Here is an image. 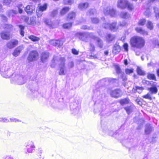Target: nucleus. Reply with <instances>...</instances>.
<instances>
[{"label":"nucleus","mask_w":159,"mask_h":159,"mask_svg":"<svg viewBox=\"0 0 159 159\" xmlns=\"http://www.w3.org/2000/svg\"><path fill=\"white\" fill-rule=\"evenodd\" d=\"M72 53L74 55H78L79 53V52L75 48H73L71 50Z\"/></svg>","instance_id":"13d9d810"},{"label":"nucleus","mask_w":159,"mask_h":159,"mask_svg":"<svg viewBox=\"0 0 159 159\" xmlns=\"http://www.w3.org/2000/svg\"><path fill=\"white\" fill-rule=\"evenodd\" d=\"M72 23H69L64 24L63 25V27L64 28L69 29L71 28L72 26Z\"/></svg>","instance_id":"79ce46f5"},{"label":"nucleus","mask_w":159,"mask_h":159,"mask_svg":"<svg viewBox=\"0 0 159 159\" xmlns=\"http://www.w3.org/2000/svg\"><path fill=\"white\" fill-rule=\"evenodd\" d=\"M146 22V20L145 19H143L140 20L138 22V25H145Z\"/></svg>","instance_id":"de8ad7c7"},{"label":"nucleus","mask_w":159,"mask_h":159,"mask_svg":"<svg viewBox=\"0 0 159 159\" xmlns=\"http://www.w3.org/2000/svg\"><path fill=\"white\" fill-rule=\"evenodd\" d=\"M108 92L109 93L111 97L116 98L120 97L122 95L121 90L119 89H117L112 90L108 89Z\"/></svg>","instance_id":"6e6552de"},{"label":"nucleus","mask_w":159,"mask_h":159,"mask_svg":"<svg viewBox=\"0 0 159 159\" xmlns=\"http://www.w3.org/2000/svg\"><path fill=\"white\" fill-rule=\"evenodd\" d=\"M5 29L10 30L12 28V26L10 24H5L3 26Z\"/></svg>","instance_id":"6e6d98bb"},{"label":"nucleus","mask_w":159,"mask_h":159,"mask_svg":"<svg viewBox=\"0 0 159 159\" xmlns=\"http://www.w3.org/2000/svg\"><path fill=\"white\" fill-rule=\"evenodd\" d=\"M17 11L16 10H11L8 11L7 15L9 17H13L17 13Z\"/></svg>","instance_id":"c85d7f7f"},{"label":"nucleus","mask_w":159,"mask_h":159,"mask_svg":"<svg viewBox=\"0 0 159 159\" xmlns=\"http://www.w3.org/2000/svg\"><path fill=\"white\" fill-rule=\"evenodd\" d=\"M24 9L27 14L30 15L35 11V7L34 5H28Z\"/></svg>","instance_id":"a211bd4d"},{"label":"nucleus","mask_w":159,"mask_h":159,"mask_svg":"<svg viewBox=\"0 0 159 159\" xmlns=\"http://www.w3.org/2000/svg\"><path fill=\"white\" fill-rule=\"evenodd\" d=\"M153 43L155 45H157L159 47V42L158 40H157V39H156L155 40V41L153 40Z\"/></svg>","instance_id":"680f3d73"},{"label":"nucleus","mask_w":159,"mask_h":159,"mask_svg":"<svg viewBox=\"0 0 159 159\" xmlns=\"http://www.w3.org/2000/svg\"><path fill=\"white\" fill-rule=\"evenodd\" d=\"M128 44L127 43H125L123 45V47L125 50L126 51H128Z\"/></svg>","instance_id":"052dcab7"},{"label":"nucleus","mask_w":159,"mask_h":159,"mask_svg":"<svg viewBox=\"0 0 159 159\" xmlns=\"http://www.w3.org/2000/svg\"><path fill=\"white\" fill-rule=\"evenodd\" d=\"M147 77L148 79L150 80H154L155 81H157L156 75L154 74L148 73L147 74Z\"/></svg>","instance_id":"cd10ccee"},{"label":"nucleus","mask_w":159,"mask_h":159,"mask_svg":"<svg viewBox=\"0 0 159 159\" xmlns=\"http://www.w3.org/2000/svg\"><path fill=\"white\" fill-rule=\"evenodd\" d=\"M23 46H20L16 48L13 53V55L16 57L20 53V52L23 49Z\"/></svg>","instance_id":"4be33fe9"},{"label":"nucleus","mask_w":159,"mask_h":159,"mask_svg":"<svg viewBox=\"0 0 159 159\" xmlns=\"http://www.w3.org/2000/svg\"><path fill=\"white\" fill-rule=\"evenodd\" d=\"M120 47L119 45L115 44L114 45L112 50L113 52L114 53L117 54L120 52Z\"/></svg>","instance_id":"393cba45"},{"label":"nucleus","mask_w":159,"mask_h":159,"mask_svg":"<svg viewBox=\"0 0 159 159\" xmlns=\"http://www.w3.org/2000/svg\"><path fill=\"white\" fill-rule=\"evenodd\" d=\"M68 67L69 68H72L74 66V63L73 61H71L69 62L68 64Z\"/></svg>","instance_id":"bf43d9fd"},{"label":"nucleus","mask_w":159,"mask_h":159,"mask_svg":"<svg viewBox=\"0 0 159 159\" xmlns=\"http://www.w3.org/2000/svg\"><path fill=\"white\" fill-rule=\"evenodd\" d=\"M64 3L65 4L71 5L73 2V0H64Z\"/></svg>","instance_id":"09e8293b"},{"label":"nucleus","mask_w":159,"mask_h":159,"mask_svg":"<svg viewBox=\"0 0 159 159\" xmlns=\"http://www.w3.org/2000/svg\"><path fill=\"white\" fill-rule=\"evenodd\" d=\"M119 25L121 26H124L126 25V23L124 21L122 22H120L119 23Z\"/></svg>","instance_id":"0e129e2a"},{"label":"nucleus","mask_w":159,"mask_h":159,"mask_svg":"<svg viewBox=\"0 0 159 159\" xmlns=\"http://www.w3.org/2000/svg\"><path fill=\"white\" fill-rule=\"evenodd\" d=\"M65 39H61L58 40H51L50 41V43L53 46L60 47L65 42Z\"/></svg>","instance_id":"9b49d317"},{"label":"nucleus","mask_w":159,"mask_h":159,"mask_svg":"<svg viewBox=\"0 0 159 159\" xmlns=\"http://www.w3.org/2000/svg\"><path fill=\"white\" fill-rule=\"evenodd\" d=\"M150 93H148L146 95H144L143 96V97L144 98L148 99L149 100H152V98L150 96Z\"/></svg>","instance_id":"8fccbe9b"},{"label":"nucleus","mask_w":159,"mask_h":159,"mask_svg":"<svg viewBox=\"0 0 159 159\" xmlns=\"http://www.w3.org/2000/svg\"><path fill=\"white\" fill-rule=\"evenodd\" d=\"M89 50L91 54L95 51V47L93 43L92 40H91L90 43Z\"/></svg>","instance_id":"c756f323"},{"label":"nucleus","mask_w":159,"mask_h":159,"mask_svg":"<svg viewBox=\"0 0 159 159\" xmlns=\"http://www.w3.org/2000/svg\"><path fill=\"white\" fill-rule=\"evenodd\" d=\"M91 20L93 23L94 24L98 23L99 21L98 19L96 18H91Z\"/></svg>","instance_id":"864d4df0"},{"label":"nucleus","mask_w":159,"mask_h":159,"mask_svg":"<svg viewBox=\"0 0 159 159\" xmlns=\"http://www.w3.org/2000/svg\"><path fill=\"white\" fill-rule=\"evenodd\" d=\"M103 11L105 15H109L111 17H115L116 16V10L110 7H108L105 8Z\"/></svg>","instance_id":"f8f14e48"},{"label":"nucleus","mask_w":159,"mask_h":159,"mask_svg":"<svg viewBox=\"0 0 159 159\" xmlns=\"http://www.w3.org/2000/svg\"><path fill=\"white\" fill-rule=\"evenodd\" d=\"M133 107L131 106L125 107L124 109L125 110L127 113L128 114H129L132 112L133 111Z\"/></svg>","instance_id":"7c9ffc66"},{"label":"nucleus","mask_w":159,"mask_h":159,"mask_svg":"<svg viewBox=\"0 0 159 159\" xmlns=\"http://www.w3.org/2000/svg\"><path fill=\"white\" fill-rule=\"evenodd\" d=\"M137 72L139 75H144L145 74V71L142 70L139 67H138L137 69Z\"/></svg>","instance_id":"ea45409f"},{"label":"nucleus","mask_w":159,"mask_h":159,"mask_svg":"<svg viewBox=\"0 0 159 159\" xmlns=\"http://www.w3.org/2000/svg\"><path fill=\"white\" fill-rule=\"evenodd\" d=\"M117 7L122 9L127 8L130 11L132 10L134 8L133 5L129 2L127 0H118Z\"/></svg>","instance_id":"423d86ee"},{"label":"nucleus","mask_w":159,"mask_h":159,"mask_svg":"<svg viewBox=\"0 0 159 159\" xmlns=\"http://www.w3.org/2000/svg\"><path fill=\"white\" fill-rule=\"evenodd\" d=\"M96 13V11L95 9H90L89 11V13H88L87 14H89V15H94Z\"/></svg>","instance_id":"a18cd8bd"},{"label":"nucleus","mask_w":159,"mask_h":159,"mask_svg":"<svg viewBox=\"0 0 159 159\" xmlns=\"http://www.w3.org/2000/svg\"><path fill=\"white\" fill-rule=\"evenodd\" d=\"M1 75L5 78L11 77L14 73L12 68L11 64L5 62L0 67Z\"/></svg>","instance_id":"7ed1b4c3"},{"label":"nucleus","mask_w":159,"mask_h":159,"mask_svg":"<svg viewBox=\"0 0 159 159\" xmlns=\"http://www.w3.org/2000/svg\"><path fill=\"white\" fill-rule=\"evenodd\" d=\"M11 81L12 83L15 82L19 85H22L26 82V79L23 75L14 73L11 77Z\"/></svg>","instance_id":"0eeeda50"},{"label":"nucleus","mask_w":159,"mask_h":159,"mask_svg":"<svg viewBox=\"0 0 159 159\" xmlns=\"http://www.w3.org/2000/svg\"><path fill=\"white\" fill-rule=\"evenodd\" d=\"M115 68L116 73L118 75L120 74V77L122 79L123 81L124 82L126 81L127 80L126 75L124 72H122L121 69L119 66L117 65H116Z\"/></svg>","instance_id":"4468645a"},{"label":"nucleus","mask_w":159,"mask_h":159,"mask_svg":"<svg viewBox=\"0 0 159 159\" xmlns=\"http://www.w3.org/2000/svg\"><path fill=\"white\" fill-rule=\"evenodd\" d=\"M152 128L150 125L148 124L146 125L145 129V133L146 134H149L152 130Z\"/></svg>","instance_id":"5701e85b"},{"label":"nucleus","mask_w":159,"mask_h":159,"mask_svg":"<svg viewBox=\"0 0 159 159\" xmlns=\"http://www.w3.org/2000/svg\"><path fill=\"white\" fill-rule=\"evenodd\" d=\"M28 38L31 41L33 42L37 41H39L40 39L39 38L33 35H31L29 36Z\"/></svg>","instance_id":"c9c22d12"},{"label":"nucleus","mask_w":159,"mask_h":159,"mask_svg":"<svg viewBox=\"0 0 159 159\" xmlns=\"http://www.w3.org/2000/svg\"><path fill=\"white\" fill-rule=\"evenodd\" d=\"M133 71L134 69L132 68L131 69L126 68L125 70V73L127 75H129L130 74L133 73Z\"/></svg>","instance_id":"49530a36"},{"label":"nucleus","mask_w":159,"mask_h":159,"mask_svg":"<svg viewBox=\"0 0 159 159\" xmlns=\"http://www.w3.org/2000/svg\"><path fill=\"white\" fill-rule=\"evenodd\" d=\"M157 84L156 83L153 82V84L151 85V87L148 88V89L151 94H156L157 92L158 89L157 88Z\"/></svg>","instance_id":"f3484780"},{"label":"nucleus","mask_w":159,"mask_h":159,"mask_svg":"<svg viewBox=\"0 0 159 159\" xmlns=\"http://www.w3.org/2000/svg\"><path fill=\"white\" fill-rule=\"evenodd\" d=\"M80 105L79 103L75 102L72 103L70 106L71 110L72 111V113L75 115L78 114L80 111Z\"/></svg>","instance_id":"9d476101"},{"label":"nucleus","mask_w":159,"mask_h":159,"mask_svg":"<svg viewBox=\"0 0 159 159\" xmlns=\"http://www.w3.org/2000/svg\"><path fill=\"white\" fill-rule=\"evenodd\" d=\"M57 13V10H53L51 13V16L52 17H54L55 16Z\"/></svg>","instance_id":"5fc2aeb1"},{"label":"nucleus","mask_w":159,"mask_h":159,"mask_svg":"<svg viewBox=\"0 0 159 159\" xmlns=\"http://www.w3.org/2000/svg\"><path fill=\"white\" fill-rule=\"evenodd\" d=\"M75 16V13L73 12H70L68 15L67 19H71Z\"/></svg>","instance_id":"58836bf2"},{"label":"nucleus","mask_w":159,"mask_h":159,"mask_svg":"<svg viewBox=\"0 0 159 159\" xmlns=\"http://www.w3.org/2000/svg\"><path fill=\"white\" fill-rule=\"evenodd\" d=\"M1 16L2 18L3 19V20H4L5 21H6L7 20V17L4 15H1Z\"/></svg>","instance_id":"e2e57ef3"},{"label":"nucleus","mask_w":159,"mask_h":159,"mask_svg":"<svg viewBox=\"0 0 159 159\" xmlns=\"http://www.w3.org/2000/svg\"><path fill=\"white\" fill-rule=\"evenodd\" d=\"M116 22H115L111 24L108 23H104L103 24L102 26L104 28L109 29L111 31L115 32L118 29V28L116 26Z\"/></svg>","instance_id":"1a4fd4ad"},{"label":"nucleus","mask_w":159,"mask_h":159,"mask_svg":"<svg viewBox=\"0 0 159 159\" xmlns=\"http://www.w3.org/2000/svg\"><path fill=\"white\" fill-rule=\"evenodd\" d=\"M18 43L17 40H12L8 42L7 44V47L9 49H11L16 46Z\"/></svg>","instance_id":"6ab92c4d"},{"label":"nucleus","mask_w":159,"mask_h":159,"mask_svg":"<svg viewBox=\"0 0 159 159\" xmlns=\"http://www.w3.org/2000/svg\"><path fill=\"white\" fill-rule=\"evenodd\" d=\"M5 159H13V158L11 156H7L6 157Z\"/></svg>","instance_id":"774afa93"},{"label":"nucleus","mask_w":159,"mask_h":159,"mask_svg":"<svg viewBox=\"0 0 159 159\" xmlns=\"http://www.w3.org/2000/svg\"><path fill=\"white\" fill-rule=\"evenodd\" d=\"M39 10H37L36 12L38 14V17L40 16L42 14V12L45 11L47 7V4L44 3L43 5L39 6Z\"/></svg>","instance_id":"dca6fc26"},{"label":"nucleus","mask_w":159,"mask_h":159,"mask_svg":"<svg viewBox=\"0 0 159 159\" xmlns=\"http://www.w3.org/2000/svg\"><path fill=\"white\" fill-rule=\"evenodd\" d=\"M38 56V52L36 51H31L28 57V60L30 61H32L37 60V57Z\"/></svg>","instance_id":"ddd939ff"},{"label":"nucleus","mask_w":159,"mask_h":159,"mask_svg":"<svg viewBox=\"0 0 159 159\" xmlns=\"http://www.w3.org/2000/svg\"><path fill=\"white\" fill-rule=\"evenodd\" d=\"M89 28V27L86 25H83L81 27V29L84 30L88 29Z\"/></svg>","instance_id":"338daca9"},{"label":"nucleus","mask_w":159,"mask_h":159,"mask_svg":"<svg viewBox=\"0 0 159 159\" xmlns=\"http://www.w3.org/2000/svg\"><path fill=\"white\" fill-rule=\"evenodd\" d=\"M89 6L88 3H80L78 6V8L81 10H84L86 9Z\"/></svg>","instance_id":"a878e982"},{"label":"nucleus","mask_w":159,"mask_h":159,"mask_svg":"<svg viewBox=\"0 0 159 159\" xmlns=\"http://www.w3.org/2000/svg\"><path fill=\"white\" fill-rule=\"evenodd\" d=\"M60 62V64L59 65L60 68V71L59 75H64L65 73V71L66 70L65 66V59L64 57H59L57 56H54L52 60V63L51 65V66L52 68H54L57 64L56 62L58 61Z\"/></svg>","instance_id":"20e7f679"},{"label":"nucleus","mask_w":159,"mask_h":159,"mask_svg":"<svg viewBox=\"0 0 159 159\" xmlns=\"http://www.w3.org/2000/svg\"><path fill=\"white\" fill-rule=\"evenodd\" d=\"M137 92L140 93H142L143 90L144 89V88L142 87H139L138 86H137Z\"/></svg>","instance_id":"3c124183"},{"label":"nucleus","mask_w":159,"mask_h":159,"mask_svg":"<svg viewBox=\"0 0 159 159\" xmlns=\"http://www.w3.org/2000/svg\"><path fill=\"white\" fill-rule=\"evenodd\" d=\"M17 26L19 27L20 29V34L22 36H24V30L25 29L24 26L22 25H17Z\"/></svg>","instance_id":"473e14b6"},{"label":"nucleus","mask_w":159,"mask_h":159,"mask_svg":"<svg viewBox=\"0 0 159 159\" xmlns=\"http://www.w3.org/2000/svg\"><path fill=\"white\" fill-rule=\"evenodd\" d=\"M49 53L47 52H44L41 55V60L43 63L46 62L49 56Z\"/></svg>","instance_id":"412c9836"},{"label":"nucleus","mask_w":159,"mask_h":159,"mask_svg":"<svg viewBox=\"0 0 159 159\" xmlns=\"http://www.w3.org/2000/svg\"><path fill=\"white\" fill-rule=\"evenodd\" d=\"M44 22L45 24L50 28H54L56 27L57 26V25L49 19H45Z\"/></svg>","instance_id":"aec40b11"},{"label":"nucleus","mask_w":159,"mask_h":159,"mask_svg":"<svg viewBox=\"0 0 159 159\" xmlns=\"http://www.w3.org/2000/svg\"><path fill=\"white\" fill-rule=\"evenodd\" d=\"M150 12L149 9L148 8H147L146 9V11L144 12V14L145 16H147L148 17H149V16L150 15Z\"/></svg>","instance_id":"603ef678"},{"label":"nucleus","mask_w":159,"mask_h":159,"mask_svg":"<svg viewBox=\"0 0 159 159\" xmlns=\"http://www.w3.org/2000/svg\"><path fill=\"white\" fill-rule=\"evenodd\" d=\"M1 36L3 39L8 40L9 39V35L5 32H2L1 33Z\"/></svg>","instance_id":"2f4dec72"},{"label":"nucleus","mask_w":159,"mask_h":159,"mask_svg":"<svg viewBox=\"0 0 159 159\" xmlns=\"http://www.w3.org/2000/svg\"><path fill=\"white\" fill-rule=\"evenodd\" d=\"M9 120V122H19L21 121L19 120L14 118H10Z\"/></svg>","instance_id":"37998d69"},{"label":"nucleus","mask_w":159,"mask_h":159,"mask_svg":"<svg viewBox=\"0 0 159 159\" xmlns=\"http://www.w3.org/2000/svg\"><path fill=\"white\" fill-rule=\"evenodd\" d=\"M70 10V8L68 7H63L60 13L62 15H63L67 12Z\"/></svg>","instance_id":"f704fd0d"},{"label":"nucleus","mask_w":159,"mask_h":159,"mask_svg":"<svg viewBox=\"0 0 159 159\" xmlns=\"http://www.w3.org/2000/svg\"><path fill=\"white\" fill-rule=\"evenodd\" d=\"M120 16L123 18L127 19L129 17V15L127 12H122L120 14Z\"/></svg>","instance_id":"e433bc0d"},{"label":"nucleus","mask_w":159,"mask_h":159,"mask_svg":"<svg viewBox=\"0 0 159 159\" xmlns=\"http://www.w3.org/2000/svg\"><path fill=\"white\" fill-rule=\"evenodd\" d=\"M153 9L155 13L156 17L157 19H159V9L157 7H154Z\"/></svg>","instance_id":"4c0bfd02"},{"label":"nucleus","mask_w":159,"mask_h":159,"mask_svg":"<svg viewBox=\"0 0 159 159\" xmlns=\"http://www.w3.org/2000/svg\"><path fill=\"white\" fill-rule=\"evenodd\" d=\"M137 86H135V87H134L133 88L132 92V93H135L137 92Z\"/></svg>","instance_id":"69168bd1"},{"label":"nucleus","mask_w":159,"mask_h":159,"mask_svg":"<svg viewBox=\"0 0 159 159\" xmlns=\"http://www.w3.org/2000/svg\"><path fill=\"white\" fill-rule=\"evenodd\" d=\"M107 80L108 84L113 83L117 80L116 79L112 78H107Z\"/></svg>","instance_id":"a19ab883"},{"label":"nucleus","mask_w":159,"mask_h":159,"mask_svg":"<svg viewBox=\"0 0 159 159\" xmlns=\"http://www.w3.org/2000/svg\"><path fill=\"white\" fill-rule=\"evenodd\" d=\"M98 84L99 85H101V87L99 88H97L94 91L93 97V98H95L97 100H101L105 97V94L103 91L105 88L104 87L102 86H104L108 84L107 83V78L98 81Z\"/></svg>","instance_id":"f03ea898"},{"label":"nucleus","mask_w":159,"mask_h":159,"mask_svg":"<svg viewBox=\"0 0 159 159\" xmlns=\"http://www.w3.org/2000/svg\"><path fill=\"white\" fill-rule=\"evenodd\" d=\"M76 36L81 40L87 42L88 41L89 37H90L92 40L96 41L97 45L100 48L103 47V42L99 38L95 36L93 33L86 32H78L76 34Z\"/></svg>","instance_id":"f257e3e1"},{"label":"nucleus","mask_w":159,"mask_h":159,"mask_svg":"<svg viewBox=\"0 0 159 159\" xmlns=\"http://www.w3.org/2000/svg\"><path fill=\"white\" fill-rule=\"evenodd\" d=\"M106 38L107 42H110L113 40L115 38V36L113 35L108 34H107Z\"/></svg>","instance_id":"bb28decb"},{"label":"nucleus","mask_w":159,"mask_h":159,"mask_svg":"<svg viewBox=\"0 0 159 159\" xmlns=\"http://www.w3.org/2000/svg\"><path fill=\"white\" fill-rule=\"evenodd\" d=\"M147 27L150 30H152L153 28V25L152 22L150 21H148L147 25Z\"/></svg>","instance_id":"c03bdc74"},{"label":"nucleus","mask_w":159,"mask_h":159,"mask_svg":"<svg viewBox=\"0 0 159 159\" xmlns=\"http://www.w3.org/2000/svg\"><path fill=\"white\" fill-rule=\"evenodd\" d=\"M131 46L140 49L145 45V40L142 37L135 36L131 38L130 40Z\"/></svg>","instance_id":"39448f33"},{"label":"nucleus","mask_w":159,"mask_h":159,"mask_svg":"<svg viewBox=\"0 0 159 159\" xmlns=\"http://www.w3.org/2000/svg\"><path fill=\"white\" fill-rule=\"evenodd\" d=\"M136 31L141 34L143 35H147L148 34V32L143 30L142 28L140 27H137L135 28Z\"/></svg>","instance_id":"b1692460"},{"label":"nucleus","mask_w":159,"mask_h":159,"mask_svg":"<svg viewBox=\"0 0 159 159\" xmlns=\"http://www.w3.org/2000/svg\"><path fill=\"white\" fill-rule=\"evenodd\" d=\"M129 101V99L128 98H125L121 99L120 101V103L121 105H123L125 104L128 103Z\"/></svg>","instance_id":"72a5a7b5"},{"label":"nucleus","mask_w":159,"mask_h":159,"mask_svg":"<svg viewBox=\"0 0 159 159\" xmlns=\"http://www.w3.org/2000/svg\"><path fill=\"white\" fill-rule=\"evenodd\" d=\"M9 122V120L6 118H0V122Z\"/></svg>","instance_id":"4d7b16f0"},{"label":"nucleus","mask_w":159,"mask_h":159,"mask_svg":"<svg viewBox=\"0 0 159 159\" xmlns=\"http://www.w3.org/2000/svg\"><path fill=\"white\" fill-rule=\"evenodd\" d=\"M27 152L29 153H32L34 152L35 147L32 141H29L26 146Z\"/></svg>","instance_id":"2eb2a0df"}]
</instances>
